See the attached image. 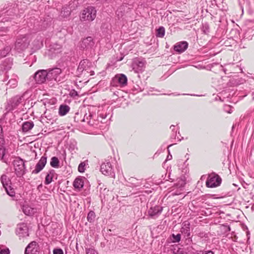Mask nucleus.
I'll use <instances>...</instances> for the list:
<instances>
[{
  "label": "nucleus",
  "mask_w": 254,
  "mask_h": 254,
  "mask_svg": "<svg viewBox=\"0 0 254 254\" xmlns=\"http://www.w3.org/2000/svg\"><path fill=\"white\" fill-rule=\"evenodd\" d=\"M7 194L11 197L15 196V192L14 190L10 186L4 188Z\"/></svg>",
  "instance_id": "35"
},
{
  "label": "nucleus",
  "mask_w": 254,
  "mask_h": 254,
  "mask_svg": "<svg viewBox=\"0 0 254 254\" xmlns=\"http://www.w3.org/2000/svg\"><path fill=\"white\" fill-rule=\"evenodd\" d=\"M145 61L139 59H135L132 64V69L135 72H142L145 69Z\"/></svg>",
  "instance_id": "13"
},
{
  "label": "nucleus",
  "mask_w": 254,
  "mask_h": 254,
  "mask_svg": "<svg viewBox=\"0 0 254 254\" xmlns=\"http://www.w3.org/2000/svg\"><path fill=\"white\" fill-rule=\"evenodd\" d=\"M24 95V94L22 95H16L10 99L7 102L6 109L8 111H10L17 108L25 100Z\"/></svg>",
  "instance_id": "5"
},
{
  "label": "nucleus",
  "mask_w": 254,
  "mask_h": 254,
  "mask_svg": "<svg viewBox=\"0 0 254 254\" xmlns=\"http://www.w3.org/2000/svg\"><path fill=\"white\" fill-rule=\"evenodd\" d=\"M12 65V60L9 58L5 59L0 64V73H6L11 69Z\"/></svg>",
  "instance_id": "18"
},
{
  "label": "nucleus",
  "mask_w": 254,
  "mask_h": 254,
  "mask_svg": "<svg viewBox=\"0 0 254 254\" xmlns=\"http://www.w3.org/2000/svg\"><path fill=\"white\" fill-rule=\"evenodd\" d=\"M12 164L15 174L17 177L20 178L26 173V167L24 160L18 157L12 161Z\"/></svg>",
  "instance_id": "3"
},
{
  "label": "nucleus",
  "mask_w": 254,
  "mask_h": 254,
  "mask_svg": "<svg viewBox=\"0 0 254 254\" xmlns=\"http://www.w3.org/2000/svg\"><path fill=\"white\" fill-rule=\"evenodd\" d=\"M70 110V107L66 104H62L59 109V114L61 116L65 115Z\"/></svg>",
  "instance_id": "28"
},
{
  "label": "nucleus",
  "mask_w": 254,
  "mask_h": 254,
  "mask_svg": "<svg viewBox=\"0 0 254 254\" xmlns=\"http://www.w3.org/2000/svg\"><path fill=\"white\" fill-rule=\"evenodd\" d=\"M8 77V75L6 73H0V81L4 82L6 81Z\"/></svg>",
  "instance_id": "47"
},
{
  "label": "nucleus",
  "mask_w": 254,
  "mask_h": 254,
  "mask_svg": "<svg viewBox=\"0 0 254 254\" xmlns=\"http://www.w3.org/2000/svg\"><path fill=\"white\" fill-rule=\"evenodd\" d=\"M186 183V180L185 177H183V178H179L178 179V181L177 183V187L179 188H183L185 186Z\"/></svg>",
  "instance_id": "36"
},
{
  "label": "nucleus",
  "mask_w": 254,
  "mask_h": 254,
  "mask_svg": "<svg viewBox=\"0 0 254 254\" xmlns=\"http://www.w3.org/2000/svg\"><path fill=\"white\" fill-rule=\"evenodd\" d=\"M112 109L108 107L107 109L103 108L98 110L97 115L95 113L89 111L86 113L83 119V122H86L89 125L96 128H101L103 127L102 124L106 123V118L110 119L111 117L110 112Z\"/></svg>",
  "instance_id": "1"
},
{
  "label": "nucleus",
  "mask_w": 254,
  "mask_h": 254,
  "mask_svg": "<svg viewBox=\"0 0 254 254\" xmlns=\"http://www.w3.org/2000/svg\"><path fill=\"white\" fill-rule=\"evenodd\" d=\"M34 123L32 121L24 122L22 124V130L23 132H27L31 130L34 127Z\"/></svg>",
  "instance_id": "29"
},
{
  "label": "nucleus",
  "mask_w": 254,
  "mask_h": 254,
  "mask_svg": "<svg viewBox=\"0 0 254 254\" xmlns=\"http://www.w3.org/2000/svg\"><path fill=\"white\" fill-rule=\"evenodd\" d=\"M165 29L163 26H160L156 29V36L157 37L163 38L165 35Z\"/></svg>",
  "instance_id": "34"
},
{
  "label": "nucleus",
  "mask_w": 254,
  "mask_h": 254,
  "mask_svg": "<svg viewBox=\"0 0 254 254\" xmlns=\"http://www.w3.org/2000/svg\"><path fill=\"white\" fill-rule=\"evenodd\" d=\"M5 13H6L7 15H9L10 14L9 10H7Z\"/></svg>",
  "instance_id": "60"
},
{
  "label": "nucleus",
  "mask_w": 254,
  "mask_h": 254,
  "mask_svg": "<svg viewBox=\"0 0 254 254\" xmlns=\"http://www.w3.org/2000/svg\"><path fill=\"white\" fill-rule=\"evenodd\" d=\"M4 145H0V160L3 162L6 163V161L3 159L5 155V148L3 146Z\"/></svg>",
  "instance_id": "38"
},
{
  "label": "nucleus",
  "mask_w": 254,
  "mask_h": 254,
  "mask_svg": "<svg viewBox=\"0 0 254 254\" xmlns=\"http://www.w3.org/2000/svg\"><path fill=\"white\" fill-rule=\"evenodd\" d=\"M47 159V157L45 155L42 156L36 165L35 168L32 171V174H37L42 171L46 164Z\"/></svg>",
  "instance_id": "19"
},
{
  "label": "nucleus",
  "mask_w": 254,
  "mask_h": 254,
  "mask_svg": "<svg viewBox=\"0 0 254 254\" xmlns=\"http://www.w3.org/2000/svg\"><path fill=\"white\" fill-rule=\"evenodd\" d=\"M62 72V69L60 68L55 67L47 70L48 80L60 81L58 79L59 75Z\"/></svg>",
  "instance_id": "15"
},
{
  "label": "nucleus",
  "mask_w": 254,
  "mask_h": 254,
  "mask_svg": "<svg viewBox=\"0 0 254 254\" xmlns=\"http://www.w3.org/2000/svg\"><path fill=\"white\" fill-rule=\"evenodd\" d=\"M172 194L173 195H179V194H181V192H173Z\"/></svg>",
  "instance_id": "59"
},
{
  "label": "nucleus",
  "mask_w": 254,
  "mask_h": 254,
  "mask_svg": "<svg viewBox=\"0 0 254 254\" xmlns=\"http://www.w3.org/2000/svg\"><path fill=\"white\" fill-rule=\"evenodd\" d=\"M221 182L222 180L220 176L215 173H212L209 175L206 185L208 188H215L220 186Z\"/></svg>",
  "instance_id": "8"
},
{
  "label": "nucleus",
  "mask_w": 254,
  "mask_h": 254,
  "mask_svg": "<svg viewBox=\"0 0 254 254\" xmlns=\"http://www.w3.org/2000/svg\"><path fill=\"white\" fill-rule=\"evenodd\" d=\"M69 149L72 151H74L75 150L77 149V147L76 146V142L75 141H73L72 142H71L70 144L69 145Z\"/></svg>",
  "instance_id": "49"
},
{
  "label": "nucleus",
  "mask_w": 254,
  "mask_h": 254,
  "mask_svg": "<svg viewBox=\"0 0 254 254\" xmlns=\"http://www.w3.org/2000/svg\"><path fill=\"white\" fill-rule=\"evenodd\" d=\"M177 133H173L171 136V139H176Z\"/></svg>",
  "instance_id": "55"
},
{
  "label": "nucleus",
  "mask_w": 254,
  "mask_h": 254,
  "mask_svg": "<svg viewBox=\"0 0 254 254\" xmlns=\"http://www.w3.org/2000/svg\"><path fill=\"white\" fill-rule=\"evenodd\" d=\"M17 77L16 76H14V77L11 78L7 83V85L9 86V88H14L16 87L17 85Z\"/></svg>",
  "instance_id": "31"
},
{
  "label": "nucleus",
  "mask_w": 254,
  "mask_h": 254,
  "mask_svg": "<svg viewBox=\"0 0 254 254\" xmlns=\"http://www.w3.org/2000/svg\"><path fill=\"white\" fill-rule=\"evenodd\" d=\"M168 152H169V155L167 156L166 160H169L172 159V155L170 153L169 150H168Z\"/></svg>",
  "instance_id": "56"
},
{
  "label": "nucleus",
  "mask_w": 254,
  "mask_h": 254,
  "mask_svg": "<svg viewBox=\"0 0 254 254\" xmlns=\"http://www.w3.org/2000/svg\"><path fill=\"white\" fill-rule=\"evenodd\" d=\"M56 175L55 171L54 170H51L49 171L45 178V184L49 185L52 181L54 176Z\"/></svg>",
  "instance_id": "27"
},
{
  "label": "nucleus",
  "mask_w": 254,
  "mask_h": 254,
  "mask_svg": "<svg viewBox=\"0 0 254 254\" xmlns=\"http://www.w3.org/2000/svg\"><path fill=\"white\" fill-rule=\"evenodd\" d=\"M51 166L55 168H58L60 166V161L57 157H53L51 159L50 161Z\"/></svg>",
  "instance_id": "33"
},
{
  "label": "nucleus",
  "mask_w": 254,
  "mask_h": 254,
  "mask_svg": "<svg viewBox=\"0 0 254 254\" xmlns=\"http://www.w3.org/2000/svg\"><path fill=\"white\" fill-rule=\"evenodd\" d=\"M91 75H93V74H94V71H91Z\"/></svg>",
  "instance_id": "61"
},
{
  "label": "nucleus",
  "mask_w": 254,
  "mask_h": 254,
  "mask_svg": "<svg viewBox=\"0 0 254 254\" xmlns=\"http://www.w3.org/2000/svg\"><path fill=\"white\" fill-rule=\"evenodd\" d=\"M86 254H98L97 251L93 248L85 249Z\"/></svg>",
  "instance_id": "41"
},
{
  "label": "nucleus",
  "mask_w": 254,
  "mask_h": 254,
  "mask_svg": "<svg viewBox=\"0 0 254 254\" xmlns=\"http://www.w3.org/2000/svg\"><path fill=\"white\" fill-rule=\"evenodd\" d=\"M224 110L228 113H231L232 112V107L230 105H226L224 106Z\"/></svg>",
  "instance_id": "48"
},
{
  "label": "nucleus",
  "mask_w": 254,
  "mask_h": 254,
  "mask_svg": "<svg viewBox=\"0 0 254 254\" xmlns=\"http://www.w3.org/2000/svg\"><path fill=\"white\" fill-rule=\"evenodd\" d=\"M172 145H173V144H170V145H169L168 146V148H169V147H171V146H172Z\"/></svg>",
  "instance_id": "62"
},
{
  "label": "nucleus",
  "mask_w": 254,
  "mask_h": 254,
  "mask_svg": "<svg viewBox=\"0 0 254 254\" xmlns=\"http://www.w3.org/2000/svg\"><path fill=\"white\" fill-rule=\"evenodd\" d=\"M188 250L189 252H190L192 254H214V253L209 250V251H201V250H196L192 248V247H190V248H188Z\"/></svg>",
  "instance_id": "26"
},
{
  "label": "nucleus",
  "mask_w": 254,
  "mask_h": 254,
  "mask_svg": "<svg viewBox=\"0 0 254 254\" xmlns=\"http://www.w3.org/2000/svg\"><path fill=\"white\" fill-rule=\"evenodd\" d=\"M95 218V214L93 211H90L87 216V219L90 223L94 222Z\"/></svg>",
  "instance_id": "37"
},
{
  "label": "nucleus",
  "mask_w": 254,
  "mask_h": 254,
  "mask_svg": "<svg viewBox=\"0 0 254 254\" xmlns=\"http://www.w3.org/2000/svg\"><path fill=\"white\" fill-rule=\"evenodd\" d=\"M181 135L180 134V132H179L178 134H177V136H176V138H177V139L179 140V141H181V139L180 138V137Z\"/></svg>",
  "instance_id": "58"
},
{
  "label": "nucleus",
  "mask_w": 254,
  "mask_h": 254,
  "mask_svg": "<svg viewBox=\"0 0 254 254\" xmlns=\"http://www.w3.org/2000/svg\"><path fill=\"white\" fill-rule=\"evenodd\" d=\"M127 77L124 74H118L112 78L110 84L114 87H123L127 85Z\"/></svg>",
  "instance_id": "6"
},
{
  "label": "nucleus",
  "mask_w": 254,
  "mask_h": 254,
  "mask_svg": "<svg viewBox=\"0 0 254 254\" xmlns=\"http://www.w3.org/2000/svg\"><path fill=\"white\" fill-rule=\"evenodd\" d=\"M88 64H90L89 62L87 60H83L81 61L79 64V65L77 68V70L79 72H83V71H87L88 68H89Z\"/></svg>",
  "instance_id": "24"
},
{
  "label": "nucleus",
  "mask_w": 254,
  "mask_h": 254,
  "mask_svg": "<svg viewBox=\"0 0 254 254\" xmlns=\"http://www.w3.org/2000/svg\"><path fill=\"white\" fill-rule=\"evenodd\" d=\"M47 70L40 69L34 74V78L36 83L42 84L48 80Z\"/></svg>",
  "instance_id": "11"
},
{
  "label": "nucleus",
  "mask_w": 254,
  "mask_h": 254,
  "mask_svg": "<svg viewBox=\"0 0 254 254\" xmlns=\"http://www.w3.org/2000/svg\"><path fill=\"white\" fill-rule=\"evenodd\" d=\"M70 14V11L67 8H63L62 10L61 11V14L62 16L64 17H66L69 16Z\"/></svg>",
  "instance_id": "45"
},
{
  "label": "nucleus",
  "mask_w": 254,
  "mask_h": 254,
  "mask_svg": "<svg viewBox=\"0 0 254 254\" xmlns=\"http://www.w3.org/2000/svg\"><path fill=\"white\" fill-rule=\"evenodd\" d=\"M170 128L172 130V131L173 132V133H177V130L176 129V127L174 125H171Z\"/></svg>",
  "instance_id": "53"
},
{
  "label": "nucleus",
  "mask_w": 254,
  "mask_h": 254,
  "mask_svg": "<svg viewBox=\"0 0 254 254\" xmlns=\"http://www.w3.org/2000/svg\"><path fill=\"white\" fill-rule=\"evenodd\" d=\"M100 171L105 176H110L112 178L115 177L114 169L111 163L109 160H105L104 162L102 163L100 166Z\"/></svg>",
  "instance_id": "9"
},
{
  "label": "nucleus",
  "mask_w": 254,
  "mask_h": 254,
  "mask_svg": "<svg viewBox=\"0 0 254 254\" xmlns=\"http://www.w3.org/2000/svg\"><path fill=\"white\" fill-rule=\"evenodd\" d=\"M53 254H64V251L61 248H55L53 250Z\"/></svg>",
  "instance_id": "50"
},
{
  "label": "nucleus",
  "mask_w": 254,
  "mask_h": 254,
  "mask_svg": "<svg viewBox=\"0 0 254 254\" xmlns=\"http://www.w3.org/2000/svg\"><path fill=\"white\" fill-rule=\"evenodd\" d=\"M30 41V34L19 35L16 38L14 49L18 52H22L28 47Z\"/></svg>",
  "instance_id": "2"
},
{
  "label": "nucleus",
  "mask_w": 254,
  "mask_h": 254,
  "mask_svg": "<svg viewBox=\"0 0 254 254\" xmlns=\"http://www.w3.org/2000/svg\"><path fill=\"white\" fill-rule=\"evenodd\" d=\"M51 24V18H48L44 19V20L41 19L38 25L37 28L38 30H43L47 28V27L50 26Z\"/></svg>",
  "instance_id": "22"
},
{
  "label": "nucleus",
  "mask_w": 254,
  "mask_h": 254,
  "mask_svg": "<svg viewBox=\"0 0 254 254\" xmlns=\"http://www.w3.org/2000/svg\"><path fill=\"white\" fill-rule=\"evenodd\" d=\"M11 48L9 46L5 47L3 50L0 51V56L1 57H5L10 51Z\"/></svg>",
  "instance_id": "39"
},
{
  "label": "nucleus",
  "mask_w": 254,
  "mask_h": 254,
  "mask_svg": "<svg viewBox=\"0 0 254 254\" xmlns=\"http://www.w3.org/2000/svg\"><path fill=\"white\" fill-rule=\"evenodd\" d=\"M202 30L203 33L205 34H208L209 32V26L207 23H205L203 24Z\"/></svg>",
  "instance_id": "43"
},
{
  "label": "nucleus",
  "mask_w": 254,
  "mask_h": 254,
  "mask_svg": "<svg viewBox=\"0 0 254 254\" xmlns=\"http://www.w3.org/2000/svg\"><path fill=\"white\" fill-rule=\"evenodd\" d=\"M86 164L85 162H81L78 165V170L80 173L84 172L86 169Z\"/></svg>",
  "instance_id": "40"
},
{
  "label": "nucleus",
  "mask_w": 254,
  "mask_h": 254,
  "mask_svg": "<svg viewBox=\"0 0 254 254\" xmlns=\"http://www.w3.org/2000/svg\"><path fill=\"white\" fill-rule=\"evenodd\" d=\"M147 211L148 216L152 219H156L162 213L163 207L159 204H153L150 202Z\"/></svg>",
  "instance_id": "7"
},
{
  "label": "nucleus",
  "mask_w": 254,
  "mask_h": 254,
  "mask_svg": "<svg viewBox=\"0 0 254 254\" xmlns=\"http://www.w3.org/2000/svg\"><path fill=\"white\" fill-rule=\"evenodd\" d=\"M5 143V140L3 137L2 128L0 125V145H4Z\"/></svg>",
  "instance_id": "42"
},
{
  "label": "nucleus",
  "mask_w": 254,
  "mask_h": 254,
  "mask_svg": "<svg viewBox=\"0 0 254 254\" xmlns=\"http://www.w3.org/2000/svg\"><path fill=\"white\" fill-rule=\"evenodd\" d=\"M16 235L19 239L26 238L29 236V230L26 223H21L17 225L15 230Z\"/></svg>",
  "instance_id": "10"
},
{
  "label": "nucleus",
  "mask_w": 254,
  "mask_h": 254,
  "mask_svg": "<svg viewBox=\"0 0 254 254\" xmlns=\"http://www.w3.org/2000/svg\"><path fill=\"white\" fill-rule=\"evenodd\" d=\"M130 9V8L129 7L127 3H124L118 8L116 11V15L119 19L123 18L124 16L128 13Z\"/></svg>",
  "instance_id": "16"
},
{
  "label": "nucleus",
  "mask_w": 254,
  "mask_h": 254,
  "mask_svg": "<svg viewBox=\"0 0 254 254\" xmlns=\"http://www.w3.org/2000/svg\"><path fill=\"white\" fill-rule=\"evenodd\" d=\"M176 254H188V253L185 252L183 250L179 249Z\"/></svg>",
  "instance_id": "54"
},
{
  "label": "nucleus",
  "mask_w": 254,
  "mask_h": 254,
  "mask_svg": "<svg viewBox=\"0 0 254 254\" xmlns=\"http://www.w3.org/2000/svg\"><path fill=\"white\" fill-rule=\"evenodd\" d=\"M80 48L83 50H91L95 47V41L92 37L84 38L80 42Z\"/></svg>",
  "instance_id": "12"
},
{
  "label": "nucleus",
  "mask_w": 254,
  "mask_h": 254,
  "mask_svg": "<svg viewBox=\"0 0 254 254\" xmlns=\"http://www.w3.org/2000/svg\"><path fill=\"white\" fill-rule=\"evenodd\" d=\"M62 52V46L58 43H53L50 45L48 54L53 58Z\"/></svg>",
  "instance_id": "14"
},
{
  "label": "nucleus",
  "mask_w": 254,
  "mask_h": 254,
  "mask_svg": "<svg viewBox=\"0 0 254 254\" xmlns=\"http://www.w3.org/2000/svg\"><path fill=\"white\" fill-rule=\"evenodd\" d=\"M0 254H9V250L8 249L2 250H1Z\"/></svg>",
  "instance_id": "52"
},
{
  "label": "nucleus",
  "mask_w": 254,
  "mask_h": 254,
  "mask_svg": "<svg viewBox=\"0 0 254 254\" xmlns=\"http://www.w3.org/2000/svg\"><path fill=\"white\" fill-rule=\"evenodd\" d=\"M25 254H39V246L35 241H32L26 247Z\"/></svg>",
  "instance_id": "17"
},
{
  "label": "nucleus",
  "mask_w": 254,
  "mask_h": 254,
  "mask_svg": "<svg viewBox=\"0 0 254 254\" xmlns=\"http://www.w3.org/2000/svg\"><path fill=\"white\" fill-rule=\"evenodd\" d=\"M181 232L182 233L185 234L187 237L190 236V223L189 222L186 221L183 223Z\"/></svg>",
  "instance_id": "23"
},
{
  "label": "nucleus",
  "mask_w": 254,
  "mask_h": 254,
  "mask_svg": "<svg viewBox=\"0 0 254 254\" xmlns=\"http://www.w3.org/2000/svg\"><path fill=\"white\" fill-rule=\"evenodd\" d=\"M0 182L4 188L8 187L11 184V180L5 174H3L0 177Z\"/></svg>",
  "instance_id": "30"
},
{
  "label": "nucleus",
  "mask_w": 254,
  "mask_h": 254,
  "mask_svg": "<svg viewBox=\"0 0 254 254\" xmlns=\"http://www.w3.org/2000/svg\"><path fill=\"white\" fill-rule=\"evenodd\" d=\"M222 226L226 228V229L225 230V233H228L231 231L230 227L227 224H223Z\"/></svg>",
  "instance_id": "51"
},
{
  "label": "nucleus",
  "mask_w": 254,
  "mask_h": 254,
  "mask_svg": "<svg viewBox=\"0 0 254 254\" xmlns=\"http://www.w3.org/2000/svg\"><path fill=\"white\" fill-rule=\"evenodd\" d=\"M3 34L0 33V36H2Z\"/></svg>",
  "instance_id": "64"
},
{
  "label": "nucleus",
  "mask_w": 254,
  "mask_h": 254,
  "mask_svg": "<svg viewBox=\"0 0 254 254\" xmlns=\"http://www.w3.org/2000/svg\"><path fill=\"white\" fill-rule=\"evenodd\" d=\"M193 96H200V95H192Z\"/></svg>",
  "instance_id": "63"
},
{
  "label": "nucleus",
  "mask_w": 254,
  "mask_h": 254,
  "mask_svg": "<svg viewBox=\"0 0 254 254\" xmlns=\"http://www.w3.org/2000/svg\"><path fill=\"white\" fill-rule=\"evenodd\" d=\"M46 114H47L46 113H45V114L46 115V116H45L46 118H47V119L48 120H49L50 121H51V120H52V121H54V120H52V119L50 117V116L47 115Z\"/></svg>",
  "instance_id": "57"
},
{
  "label": "nucleus",
  "mask_w": 254,
  "mask_h": 254,
  "mask_svg": "<svg viewBox=\"0 0 254 254\" xmlns=\"http://www.w3.org/2000/svg\"><path fill=\"white\" fill-rule=\"evenodd\" d=\"M140 182L135 178H129L127 181V186L129 187L134 188L140 186Z\"/></svg>",
  "instance_id": "25"
},
{
  "label": "nucleus",
  "mask_w": 254,
  "mask_h": 254,
  "mask_svg": "<svg viewBox=\"0 0 254 254\" xmlns=\"http://www.w3.org/2000/svg\"><path fill=\"white\" fill-rule=\"evenodd\" d=\"M85 180V178L84 177H78L76 178L73 183L74 190L80 191L84 186Z\"/></svg>",
  "instance_id": "20"
},
{
  "label": "nucleus",
  "mask_w": 254,
  "mask_h": 254,
  "mask_svg": "<svg viewBox=\"0 0 254 254\" xmlns=\"http://www.w3.org/2000/svg\"><path fill=\"white\" fill-rule=\"evenodd\" d=\"M96 10L92 6H89L84 9L80 16L82 21H92L95 19L96 16Z\"/></svg>",
  "instance_id": "4"
},
{
  "label": "nucleus",
  "mask_w": 254,
  "mask_h": 254,
  "mask_svg": "<svg viewBox=\"0 0 254 254\" xmlns=\"http://www.w3.org/2000/svg\"><path fill=\"white\" fill-rule=\"evenodd\" d=\"M172 237L173 238V242H179L181 240V235L178 234L177 235L172 234Z\"/></svg>",
  "instance_id": "44"
},
{
  "label": "nucleus",
  "mask_w": 254,
  "mask_h": 254,
  "mask_svg": "<svg viewBox=\"0 0 254 254\" xmlns=\"http://www.w3.org/2000/svg\"><path fill=\"white\" fill-rule=\"evenodd\" d=\"M69 96L72 98H75L76 97H79L78 92L75 89H72L70 91L69 93Z\"/></svg>",
  "instance_id": "46"
},
{
  "label": "nucleus",
  "mask_w": 254,
  "mask_h": 254,
  "mask_svg": "<svg viewBox=\"0 0 254 254\" xmlns=\"http://www.w3.org/2000/svg\"><path fill=\"white\" fill-rule=\"evenodd\" d=\"M23 211L27 215H31L34 212V209L28 205H24L23 206Z\"/></svg>",
  "instance_id": "32"
},
{
  "label": "nucleus",
  "mask_w": 254,
  "mask_h": 254,
  "mask_svg": "<svg viewBox=\"0 0 254 254\" xmlns=\"http://www.w3.org/2000/svg\"><path fill=\"white\" fill-rule=\"evenodd\" d=\"M188 43L186 41H182L176 43L174 47V50L179 53H182L187 50Z\"/></svg>",
  "instance_id": "21"
}]
</instances>
